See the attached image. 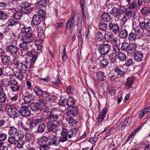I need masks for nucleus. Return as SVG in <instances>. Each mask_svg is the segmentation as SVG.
Instances as JSON below:
<instances>
[{
    "label": "nucleus",
    "instance_id": "obj_43",
    "mask_svg": "<svg viewBox=\"0 0 150 150\" xmlns=\"http://www.w3.org/2000/svg\"><path fill=\"white\" fill-rule=\"evenodd\" d=\"M46 128V126L44 123H41L38 126L37 131L38 132H43Z\"/></svg>",
    "mask_w": 150,
    "mask_h": 150
},
{
    "label": "nucleus",
    "instance_id": "obj_11",
    "mask_svg": "<svg viewBox=\"0 0 150 150\" xmlns=\"http://www.w3.org/2000/svg\"><path fill=\"white\" fill-rule=\"evenodd\" d=\"M75 14H72L71 17L66 23V29H68L69 27V30L71 31L73 30V27L75 23Z\"/></svg>",
    "mask_w": 150,
    "mask_h": 150
},
{
    "label": "nucleus",
    "instance_id": "obj_42",
    "mask_svg": "<svg viewBox=\"0 0 150 150\" xmlns=\"http://www.w3.org/2000/svg\"><path fill=\"white\" fill-rule=\"evenodd\" d=\"M16 140L15 137L10 136L8 137V142L10 144L15 145L16 143Z\"/></svg>",
    "mask_w": 150,
    "mask_h": 150
},
{
    "label": "nucleus",
    "instance_id": "obj_35",
    "mask_svg": "<svg viewBox=\"0 0 150 150\" xmlns=\"http://www.w3.org/2000/svg\"><path fill=\"white\" fill-rule=\"evenodd\" d=\"M129 33L128 38L129 40L132 41L136 39L137 36L135 31L133 30L131 32L130 30V32Z\"/></svg>",
    "mask_w": 150,
    "mask_h": 150
},
{
    "label": "nucleus",
    "instance_id": "obj_34",
    "mask_svg": "<svg viewBox=\"0 0 150 150\" xmlns=\"http://www.w3.org/2000/svg\"><path fill=\"white\" fill-rule=\"evenodd\" d=\"M59 143V140H58V138H57L53 139L50 140V141L49 142L48 144L50 146L53 145L56 146L58 145Z\"/></svg>",
    "mask_w": 150,
    "mask_h": 150
},
{
    "label": "nucleus",
    "instance_id": "obj_63",
    "mask_svg": "<svg viewBox=\"0 0 150 150\" xmlns=\"http://www.w3.org/2000/svg\"><path fill=\"white\" fill-rule=\"evenodd\" d=\"M38 35L40 37H42L44 35V32L42 28L40 27H39L37 29Z\"/></svg>",
    "mask_w": 150,
    "mask_h": 150
},
{
    "label": "nucleus",
    "instance_id": "obj_44",
    "mask_svg": "<svg viewBox=\"0 0 150 150\" xmlns=\"http://www.w3.org/2000/svg\"><path fill=\"white\" fill-rule=\"evenodd\" d=\"M22 13L20 11V12L17 11L13 15V19L20 21Z\"/></svg>",
    "mask_w": 150,
    "mask_h": 150
},
{
    "label": "nucleus",
    "instance_id": "obj_55",
    "mask_svg": "<svg viewBox=\"0 0 150 150\" xmlns=\"http://www.w3.org/2000/svg\"><path fill=\"white\" fill-rule=\"evenodd\" d=\"M122 13L119 9L118 10L117 12H116V13L114 16L115 17V20L117 21L122 16Z\"/></svg>",
    "mask_w": 150,
    "mask_h": 150
},
{
    "label": "nucleus",
    "instance_id": "obj_9",
    "mask_svg": "<svg viewBox=\"0 0 150 150\" xmlns=\"http://www.w3.org/2000/svg\"><path fill=\"white\" fill-rule=\"evenodd\" d=\"M77 108L76 106L69 107L66 111V115L70 117L76 116L78 114Z\"/></svg>",
    "mask_w": 150,
    "mask_h": 150
},
{
    "label": "nucleus",
    "instance_id": "obj_23",
    "mask_svg": "<svg viewBox=\"0 0 150 150\" xmlns=\"http://www.w3.org/2000/svg\"><path fill=\"white\" fill-rule=\"evenodd\" d=\"M33 99V96L30 93H26L23 98L25 102L27 104L31 102Z\"/></svg>",
    "mask_w": 150,
    "mask_h": 150
},
{
    "label": "nucleus",
    "instance_id": "obj_51",
    "mask_svg": "<svg viewBox=\"0 0 150 150\" xmlns=\"http://www.w3.org/2000/svg\"><path fill=\"white\" fill-rule=\"evenodd\" d=\"M10 87L13 92H16L19 91L21 87L20 86L17 84L13 86H10Z\"/></svg>",
    "mask_w": 150,
    "mask_h": 150
},
{
    "label": "nucleus",
    "instance_id": "obj_57",
    "mask_svg": "<svg viewBox=\"0 0 150 150\" xmlns=\"http://www.w3.org/2000/svg\"><path fill=\"white\" fill-rule=\"evenodd\" d=\"M97 39L99 41L103 40L104 36L103 35L102 33L100 32H98L96 34Z\"/></svg>",
    "mask_w": 150,
    "mask_h": 150
},
{
    "label": "nucleus",
    "instance_id": "obj_18",
    "mask_svg": "<svg viewBox=\"0 0 150 150\" xmlns=\"http://www.w3.org/2000/svg\"><path fill=\"white\" fill-rule=\"evenodd\" d=\"M41 18L40 16L38 15H34L32 18L31 23L35 26L38 25L41 23Z\"/></svg>",
    "mask_w": 150,
    "mask_h": 150
},
{
    "label": "nucleus",
    "instance_id": "obj_3",
    "mask_svg": "<svg viewBox=\"0 0 150 150\" xmlns=\"http://www.w3.org/2000/svg\"><path fill=\"white\" fill-rule=\"evenodd\" d=\"M63 119L62 111L58 109H54L50 112V115L47 117V119L51 120L52 119L56 120V121L60 122Z\"/></svg>",
    "mask_w": 150,
    "mask_h": 150
},
{
    "label": "nucleus",
    "instance_id": "obj_50",
    "mask_svg": "<svg viewBox=\"0 0 150 150\" xmlns=\"http://www.w3.org/2000/svg\"><path fill=\"white\" fill-rule=\"evenodd\" d=\"M139 26L140 28L143 30L148 29L146 22H139Z\"/></svg>",
    "mask_w": 150,
    "mask_h": 150
},
{
    "label": "nucleus",
    "instance_id": "obj_59",
    "mask_svg": "<svg viewBox=\"0 0 150 150\" xmlns=\"http://www.w3.org/2000/svg\"><path fill=\"white\" fill-rule=\"evenodd\" d=\"M33 91L38 96H40L43 94V93H42L41 89L38 88H34L33 89Z\"/></svg>",
    "mask_w": 150,
    "mask_h": 150
},
{
    "label": "nucleus",
    "instance_id": "obj_39",
    "mask_svg": "<svg viewBox=\"0 0 150 150\" xmlns=\"http://www.w3.org/2000/svg\"><path fill=\"white\" fill-rule=\"evenodd\" d=\"M40 112H42V113L45 114L48 113L49 112V108L48 107L45 105V104L41 105L40 108H39Z\"/></svg>",
    "mask_w": 150,
    "mask_h": 150
},
{
    "label": "nucleus",
    "instance_id": "obj_15",
    "mask_svg": "<svg viewBox=\"0 0 150 150\" xmlns=\"http://www.w3.org/2000/svg\"><path fill=\"white\" fill-rule=\"evenodd\" d=\"M41 100H39L37 102L32 103L30 104V108L33 111H37L39 110V108L41 105H42Z\"/></svg>",
    "mask_w": 150,
    "mask_h": 150
},
{
    "label": "nucleus",
    "instance_id": "obj_1",
    "mask_svg": "<svg viewBox=\"0 0 150 150\" xmlns=\"http://www.w3.org/2000/svg\"><path fill=\"white\" fill-rule=\"evenodd\" d=\"M27 55L25 64L15 59H14L13 63L14 66L19 70V71L15 72L14 76L20 80H22L26 74L27 67L30 68L33 67V64L38 59L39 54L32 51L28 52Z\"/></svg>",
    "mask_w": 150,
    "mask_h": 150
},
{
    "label": "nucleus",
    "instance_id": "obj_45",
    "mask_svg": "<svg viewBox=\"0 0 150 150\" xmlns=\"http://www.w3.org/2000/svg\"><path fill=\"white\" fill-rule=\"evenodd\" d=\"M47 4L46 0H40L37 4V5L40 8H43Z\"/></svg>",
    "mask_w": 150,
    "mask_h": 150
},
{
    "label": "nucleus",
    "instance_id": "obj_24",
    "mask_svg": "<svg viewBox=\"0 0 150 150\" xmlns=\"http://www.w3.org/2000/svg\"><path fill=\"white\" fill-rule=\"evenodd\" d=\"M1 61L4 65L8 66L10 64V57L7 55L3 56L1 59Z\"/></svg>",
    "mask_w": 150,
    "mask_h": 150
},
{
    "label": "nucleus",
    "instance_id": "obj_40",
    "mask_svg": "<svg viewBox=\"0 0 150 150\" xmlns=\"http://www.w3.org/2000/svg\"><path fill=\"white\" fill-rule=\"evenodd\" d=\"M108 60L105 58L103 59L100 62V66L102 68L105 67L107 66L109 64Z\"/></svg>",
    "mask_w": 150,
    "mask_h": 150
},
{
    "label": "nucleus",
    "instance_id": "obj_7",
    "mask_svg": "<svg viewBox=\"0 0 150 150\" xmlns=\"http://www.w3.org/2000/svg\"><path fill=\"white\" fill-rule=\"evenodd\" d=\"M59 122L55 120L49 121L47 124L48 130L52 132H56L58 129Z\"/></svg>",
    "mask_w": 150,
    "mask_h": 150
},
{
    "label": "nucleus",
    "instance_id": "obj_6",
    "mask_svg": "<svg viewBox=\"0 0 150 150\" xmlns=\"http://www.w3.org/2000/svg\"><path fill=\"white\" fill-rule=\"evenodd\" d=\"M111 47L110 45L109 44H103L98 47V50L101 55H105L110 52Z\"/></svg>",
    "mask_w": 150,
    "mask_h": 150
},
{
    "label": "nucleus",
    "instance_id": "obj_25",
    "mask_svg": "<svg viewBox=\"0 0 150 150\" xmlns=\"http://www.w3.org/2000/svg\"><path fill=\"white\" fill-rule=\"evenodd\" d=\"M134 56L136 61L140 62L143 59V54L141 52L137 51L134 53Z\"/></svg>",
    "mask_w": 150,
    "mask_h": 150
},
{
    "label": "nucleus",
    "instance_id": "obj_5",
    "mask_svg": "<svg viewBox=\"0 0 150 150\" xmlns=\"http://www.w3.org/2000/svg\"><path fill=\"white\" fill-rule=\"evenodd\" d=\"M30 4L27 1H22L19 4L20 7V11L23 14H28L32 11V10L28 8Z\"/></svg>",
    "mask_w": 150,
    "mask_h": 150
},
{
    "label": "nucleus",
    "instance_id": "obj_17",
    "mask_svg": "<svg viewBox=\"0 0 150 150\" xmlns=\"http://www.w3.org/2000/svg\"><path fill=\"white\" fill-rule=\"evenodd\" d=\"M50 94V93L46 92H43L41 98L39 99V100H41V102L42 104H45L47 102H48V100H49Z\"/></svg>",
    "mask_w": 150,
    "mask_h": 150
},
{
    "label": "nucleus",
    "instance_id": "obj_29",
    "mask_svg": "<svg viewBox=\"0 0 150 150\" xmlns=\"http://www.w3.org/2000/svg\"><path fill=\"white\" fill-rule=\"evenodd\" d=\"M149 112H150V106L147 107L141 111L139 115V118H142L144 117L145 115L146 114Z\"/></svg>",
    "mask_w": 150,
    "mask_h": 150
},
{
    "label": "nucleus",
    "instance_id": "obj_49",
    "mask_svg": "<svg viewBox=\"0 0 150 150\" xmlns=\"http://www.w3.org/2000/svg\"><path fill=\"white\" fill-rule=\"evenodd\" d=\"M149 9L150 8H149L144 7L141 10V12L142 14L146 15L147 16L149 14Z\"/></svg>",
    "mask_w": 150,
    "mask_h": 150
},
{
    "label": "nucleus",
    "instance_id": "obj_21",
    "mask_svg": "<svg viewBox=\"0 0 150 150\" xmlns=\"http://www.w3.org/2000/svg\"><path fill=\"white\" fill-rule=\"evenodd\" d=\"M8 134L10 136L13 137H15L16 135H19L18 132L17 131V129L14 127H9L8 129Z\"/></svg>",
    "mask_w": 150,
    "mask_h": 150
},
{
    "label": "nucleus",
    "instance_id": "obj_47",
    "mask_svg": "<svg viewBox=\"0 0 150 150\" xmlns=\"http://www.w3.org/2000/svg\"><path fill=\"white\" fill-rule=\"evenodd\" d=\"M76 28L77 31H82V22L81 19L80 20L79 18L78 19L76 23Z\"/></svg>",
    "mask_w": 150,
    "mask_h": 150
},
{
    "label": "nucleus",
    "instance_id": "obj_38",
    "mask_svg": "<svg viewBox=\"0 0 150 150\" xmlns=\"http://www.w3.org/2000/svg\"><path fill=\"white\" fill-rule=\"evenodd\" d=\"M107 25L106 23L101 21L99 22L98 27L100 30L105 31L107 28Z\"/></svg>",
    "mask_w": 150,
    "mask_h": 150
},
{
    "label": "nucleus",
    "instance_id": "obj_54",
    "mask_svg": "<svg viewBox=\"0 0 150 150\" xmlns=\"http://www.w3.org/2000/svg\"><path fill=\"white\" fill-rule=\"evenodd\" d=\"M59 104L61 105L64 106L66 104L67 105V99L63 97L60 98L59 100Z\"/></svg>",
    "mask_w": 150,
    "mask_h": 150
},
{
    "label": "nucleus",
    "instance_id": "obj_30",
    "mask_svg": "<svg viewBox=\"0 0 150 150\" xmlns=\"http://www.w3.org/2000/svg\"><path fill=\"white\" fill-rule=\"evenodd\" d=\"M102 20L104 22H109L112 18H110V15L108 13H104L101 16Z\"/></svg>",
    "mask_w": 150,
    "mask_h": 150
},
{
    "label": "nucleus",
    "instance_id": "obj_10",
    "mask_svg": "<svg viewBox=\"0 0 150 150\" xmlns=\"http://www.w3.org/2000/svg\"><path fill=\"white\" fill-rule=\"evenodd\" d=\"M34 36L32 33H25L23 35V42L30 43L34 40Z\"/></svg>",
    "mask_w": 150,
    "mask_h": 150
},
{
    "label": "nucleus",
    "instance_id": "obj_60",
    "mask_svg": "<svg viewBox=\"0 0 150 150\" xmlns=\"http://www.w3.org/2000/svg\"><path fill=\"white\" fill-rule=\"evenodd\" d=\"M136 2L135 1H132L129 4V6L127 8H129L130 9H132L136 8L137 7Z\"/></svg>",
    "mask_w": 150,
    "mask_h": 150
},
{
    "label": "nucleus",
    "instance_id": "obj_8",
    "mask_svg": "<svg viewBox=\"0 0 150 150\" xmlns=\"http://www.w3.org/2000/svg\"><path fill=\"white\" fill-rule=\"evenodd\" d=\"M129 32V28L125 26L124 28H121L120 29L118 36L121 39H125L127 37Z\"/></svg>",
    "mask_w": 150,
    "mask_h": 150
},
{
    "label": "nucleus",
    "instance_id": "obj_16",
    "mask_svg": "<svg viewBox=\"0 0 150 150\" xmlns=\"http://www.w3.org/2000/svg\"><path fill=\"white\" fill-rule=\"evenodd\" d=\"M126 10V12L125 16L126 17H127L128 19H133L135 18L136 15L135 11L134 10L129 8H127Z\"/></svg>",
    "mask_w": 150,
    "mask_h": 150
},
{
    "label": "nucleus",
    "instance_id": "obj_41",
    "mask_svg": "<svg viewBox=\"0 0 150 150\" xmlns=\"http://www.w3.org/2000/svg\"><path fill=\"white\" fill-rule=\"evenodd\" d=\"M114 36L112 33L111 32H108L105 34L104 38L106 40L108 41L111 40Z\"/></svg>",
    "mask_w": 150,
    "mask_h": 150
},
{
    "label": "nucleus",
    "instance_id": "obj_22",
    "mask_svg": "<svg viewBox=\"0 0 150 150\" xmlns=\"http://www.w3.org/2000/svg\"><path fill=\"white\" fill-rule=\"evenodd\" d=\"M29 43L23 42L21 44H20L19 46L21 49V50L24 51H27L29 50L31 48V46L29 44Z\"/></svg>",
    "mask_w": 150,
    "mask_h": 150
},
{
    "label": "nucleus",
    "instance_id": "obj_48",
    "mask_svg": "<svg viewBox=\"0 0 150 150\" xmlns=\"http://www.w3.org/2000/svg\"><path fill=\"white\" fill-rule=\"evenodd\" d=\"M62 61L63 62H65L67 59V56L66 53V48L64 47L62 52Z\"/></svg>",
    "mask_w": 150,
    "mask_h": 150
},
{
    "label": "nucleus",
    "instance_id": "obj_37",
    "mask_svg": "<svg viewBox=\"0 0 150 150\" xmlns=\"http://www.w3.org/2000/svg\"><path fill=\"white\" fill-rule=\"evenodd\" d=\"M75 103L74 99L71 97H69L67 99V106L69 107L73 106Z\"/></svg>",
    "mask_w": 150,
    "mask_h": 150
},
{
    "label": "nucleus",
    "instance_id": "obj_12",
    "mask_svg": "<svg viewBox=\"0 0 150 150\" xmlns=\"http://www.w3.org/2000/svg\"><path fill=\"white\" fill-rule=\"evenodd\" d=\"M19 112L22 116L25 117L29 116L31 113L29 107L25 105L22 106Z\"/></svg>",
    "mask_w": 150,
    "mask_h": 150
},
{
    "label": "nucleus",
    "instance_id": "obj_33",
    "mask_svg": "<svg viewBox=\"0 0 150 150\" xmlns=\"http://www.w3.org/2000/svg\"><path fill=\"white\" fill-rule=\"evenodd\" d=\"M117 58L120 62H123L126 59V54L122 52H120L117 54Z\"/></svg>",
    "mask_w": 150,
    "mask_h": 150
},
{
    "label": "nucleus",
    "instance_id": "obj_58",
    "mask_svg": "<svg viewBox=\"0 0 150 150\" xmlns=\"http://www.w3.org/2000/svg\"><path fill=\"white\" fill-rule=\"evenodd\" d=\"M114 71L120 76H124L125 74V72L122 71L119 68H117L115 69Z\"/></svg>",
    "mask_w": 150,
    "mask_h": 150
},
{
    "label": "nucleus",
    "instance_id": "obj_61",
    "mask_svg": "<svg viewBox=\"0 0 150 150\" xmlns=\"http://www.w3.org/2000/svg\"><path fill=\"white\" fill-rule=\"evenodd\" d=\"M113 50L114 52L117 53H119L120 52V49L119 44H116L112 45Z\"/></svg>",
    "mask_w": 150,
    "mask_h": 150
},
{
    "label": "nucleus",
    "instance_id": "obj_32",
    "mask_svg": "<svg viewBox=\"0 0 150 150\" xmlns=\"http://www.w3.org/2000/svg\"><path fill=\"white\" fill-rule=\"evenodd\" d=\"M8 15L7 13L3 11L0 10V20L3 21L7 19Z\"/></svg>",
    "mask_w": 150,
    "mask_h": 150
},
{
    "label": "nucleus",
    "instance_id": "obj_52",
    "mask_svg": "<svg viewBox=\"0 0 150 150\" xmlns=\"http://www.w3.org/2000/svg\"><path fill=\"white\" fill-rule=\"evenodd\" d=\"M130 122L131 120L129 117L126 118L122 122V125L121 126L122 127H123V126L125 127L126 126H127L129 125Z\"/></svg>",
    "mask_w": 150,
    "mask_h": 150
},
{
    "label": "nucleus",
    "instance_id": "obj_28",
    "mask_svg": "<svg viewBox=\"0 0 150 150\" xmlns=\"http://www.w3.org/2000/svg\"><path fill=\"white\" fill-rule=\"evenodd\" d=\"M133 79L131 77H129L127 80V82L125 85L126 86L125 88L127 89H129L132 87L133 83Z\"/></svg>",
    "mask_w": 150,
    "mask_h": 150
},
{
    "label": "nucleus",
    "instance_id": "obj_36",
    "mask_svg": "<svg viewBox=\"0 0 150 150\" xmlns=\"http://www.w3.org/2000/svg\"><path fill=\"white\" fill-rule=\"evenodd\" d=\"M96 75L97 79L99 81H103L104 80L105 77L104 73L101 71H98L97 72Z\"/></svg>",
    "mask_w": 150,
    "mask_h": 150
},
{
    "label": "nucleus",
    "instance_id": "obj_13",
    "mask_svg": "<svg viewBox=\"0 0 150 150\" xmlns=\"http://www.w3.org/2000/svg\"><path fill=\"white\" fill-rule=\"evenodd\" d=\"M109 29L115 34H117L120 32V28L118 25L114 23H110L109 24Z\"/></svg>",
    "mask_w": 150,
    "mask_h": 150
},
{
    "label": "nucleus",
    "instance_id": "obj_53",
    "mask_svg": "<svg viewBox=\"0 0 150 150\" xmlns=\"http://www.w3.org/2000/svg\"><path fill=\"white\" fill-rule=\"evenodd\" d=\"M117 58V55L115 53H112L110 55V60L112 62H116Z\"/></svg>",
    "mask_w": 150,
    "mask_h": 150
},
{
    "label": "nucleus",
    "instance_id": "obj_46",
    "mask_svg": "<svg viewBox=\"0 0 150 150\" xmlns=\"http://www.w3.org/2000/svg\"><path fill=\"white\" fill-rule=\"evenodd\" d=\"M16 143L15 145H16V147L18 148H21L23 145L24 141L21 139L16 140Z\"/></svg>",
    "mask_w": 150,
    "mask_h": 150
},
{
    "label": "nucleus",
    "instance_id": "obj_14",
    "mask_svg": "<svg viewBox=\"0 0 150 150\" xmlns=\"http://www.w3.org/2000/svg\"><path fill=\"white\" fill-rule=\"evenodd\" d=\"M6 50L7 52L12 55H16L18 54V48L14 45H11L7 46Z\"/></svg>",
    "mask_w": 150,
    "mask_h": 150
},
{
    "label": "nucleus",
    "instance_id": "obj_20",
    "mask_svg": "<svg viewBox=\"0 0 150 150\" xmlns=\"http://www.w3.org/2000/svg\"><path fill=\"white\" fill-rule=\"evenodd\" d=\"M68 139L69 140L71 139L73 137L76 136L77 133L76 129L75 128L71 129L70 130H67Z\"/></svg>",
    "mask_w": 150,
    "mask_h": 150
},
{
    "label": "nucleus",
    "instance_id": "obj_62",
    "mask_svg": "<svg viewBox=\"0 0 150 150\" xmlns=\"http://www.w3.org/2000/svg\"><path fill=\"white\" fill-rule=\"evenodd\" d=\"M49 138L50 140H52L57 138V137L56 136L55 132H50Z\"/></svg>",
    "mask_w": 150,
    "mask_h": 150
},
{
    "label": "nucleus",
    "instance_id": "obj_56",
    "mask_svg": "<svg viewBox=\"0 0 150 150\" xmlns=\"http://www.w3.org/2000/svg\"><path fill=\"white\" fill-rule=\"evenodd\" d=\"M6 96L4 93H2L0 94V103H4L6 101Z\"/></svg>",
    "mask_w": 150,
    "mask_h": 150
},
{
    "label": "nucleus",
    "instance_id": "obj_27",
    "mask_svg": "<svg viewBox=\"0 0 150 150\" xmlns=\"http://www.w3.org/2000/svg\"><path fill=\"white\" fill-rule=\"evenodd\" d=\"M18 24L19 25L20 27H21V23H20V21L16 20L15 19H9L7 22L8 25L10 26H15Z\"/></svg>",
    "mask_w": 150,
    "mask_h": 150
},
{
    "label": "nucleus",
    "instance_id": "obj_2",
    "mask_svg": "<svg viewBox=\"0 0 150 150\" xmlns=\"http://www.w3.org/2000/svg\"><path fill=\"white\" fill-rule=\"evenodd\" d=\"M5 110L8 115L13 119L17 118L19 116V111L16 107L12 105H7Z\"/></svg>",
    "mask_w": 150,
    "mask_h": 150
},
{
    "label": "nucleus",
    "instance_id": "obj_31",
    "mask_svg": "<svg viewBox=\"0 0 150 150\" xmlns=\"http://www.w3.org/2000/svg\"><path fill=\"white\" fill-rule=\"evenodd\" d=\"M33 135L30 133V132H26L25 134V139L26 141L31 142L32 140Z\"/></svg>",
    "mask_w": 150,
    "mask_h": 150
},
{
    "label": "nucleus",
    "instance_id": "obj_26",
    "mask_svg": "<svg viewBox=\"0 0 150 150\" xmlns=\"http://www.w3.org/2000/svg\"><path fill=\"white\" fill-rule=\"evenodd\" d=\"M21 33L22 34L28 33V32L31 30V28L30 27H28L22 24H21Z\"/></svg>",
    "mask_w": 150,
    "mask_h": 150
},
{
    "label": "nucleus",
    "instance_id": "obj_4",
    "mask_svg": "<svg viewBox=\"0 0 150 150\" xmlns=\"http://www.w3.org/2000/svg\"><path fill=\"white\" fill-rule=\"evenodd\" d=\"M137 45L133 43L128 44L127 42H124L122 44L121 49L122 50L127 52L128 53H134L136 50Z\"/></svg>",
    "mask_w": 150,
    "mask_h": 150
},
{
    "label": "nucleus",
    "instance_id": "obj_64",
    "mask_svg": "<svg viewBox=\"0 0 150 150\" xmlns=\"http://www.w3.org/2000/svg\"><path fill=\"white\" fill-rule=\"evenodd\" d=\"M47 144H43L40 146L39 149L40 150H49L50 148Z\"/></svg>",
    "mask_w": 150,
    "mask_h": 150
},
{
    "label": "nucleus",
    "instance_id": "obj_19",
    "mask_svg": "<svg viewBox=\"0 0 150 150\" xmlns=\"http://www.w3.org/2000/svg\"><path fill=\"white\" fill-rule=\"evenodd\" d=\"M67 130L65 128H63L61 133V136L59 138V142H66L68 139L67 137Z\"/></svg>",
    "mask_w": 150,
    "mask_h": 150
}]
</instances>
